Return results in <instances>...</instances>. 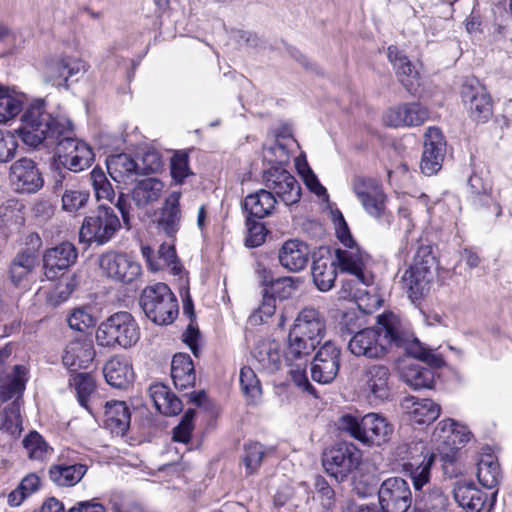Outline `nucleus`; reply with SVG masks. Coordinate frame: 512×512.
<instances>
[{
	"label": "nucleus",
	"mask_w": 512,
	"mask_h": 512,
	"mask_svg": "<svg viewBox=\"0 0 512 512\" xmlns=\"http://www.w3.org/2000/svg\"><path fill=\"white\" fill-rule=\"evenodd\" d=\"M363 389L372 400L385 401L391 396L392 382L389 368L382 364L368 366L362 375Z\"/></svg>",
	"instance_id": "nucleus-21"
},
{
	"label": "nucleus",
	"mask_w": 512,
	"mask_h": 512,
	"mask_svg": "<svg viewBox=\"0 0 512 512\" xmlns=\"http://www.w3.org/2000/svg\"><path fill=\"white\" fill-rule=\"evenodd\" d=\"M77 257V249L70 242H62L46 250L43 255L46 278L49 280L57 278L59 272H63L75 264Z\"/></svg>",
	"instance_id": "nucleus-22"
},
{
	"label": "nucleus",
	"mask_w": 512,
	"mask_h": 512,
	"mask_svg": "<svg viewBox=\"0 0 512 512\" xmlns=\"http://www.w3.org/2000/svg\"><path fill=\"white\" fill-rule=\"evenodd\" d=\"M22 141L31 147L55 146L60 163L71 172H81L94 161L92 148L73 137V126L64 116L52 117L43 100L32 103L21 117L18 129Z\"/></svg>",
	"instance_id": "nucleus-1"
},
{
	"label": "nucleus",
	"mask_w": 512,
	"mask_h": 512,
	"mask_svg": "<svg viewBox=\"0 0 512 512\" xmlns=\"http://www.w3.org/2000/svg\"><path fill=\"white\" fill-rule=\"evenodd\" d=\"M181 193L178 191L171 192L165 199L161 209L160 218L158 220L159 227L169 237H174L180 228L181 210H180Z\"/></svg>",
	"instance_id": "nucleus-34"
},
{
	"label": "nucleus",
	"mask_w": 512,
	"mask_h": 512,
	"mask_svg": "<svg viewBox=\"0 0 512 512\" xmlns=\"http://www.w3.org/2000/svg\"><path fill=\"white\" fill-rule=\"evenodd\" d=\"M362 453L352 443H340L323 453L322 464L330 476L344 481L361 463Z\"/></svg>",
	"instance_id": "nucleus-11"
},
{
	"label": "nucleus",
	"mask_w": 512,
	"mask_h": 512,
	"mask_svg": "<svg viewBox=\"0 0 512 512\" xmlns=\"http://www.w3.org/2000/svg\"><path fill=\"white\" fill-rule=\"evenodd\" d=\"M156 261H160V270L167 268L173 275L182 273V265L176 255L174 244H161L157 251Z\"/></svg>",
	"instance_id": "nucleus-52"
},
{
	"label": "nucleus",
	"mask_w": 512,
	"mask_h": 512,
	"mask_svg": "<svg viewBox=\"0 0 512 512\" xmlns=\"http://www.w3.org/2000/svg\"><path fill=\"white\" fill-rule=\"evenodd\" d=\"M17 143L10 135H5L0 130V163L10 161L16 152Z\"/></svg>",
	"instance_id": "nucleus-63"
},
{
	"label": "nucleus",
	"mask_w": 512,
	"mask_h": 512,
	"mask_svg": "<svg viewBox=\"0 0 512 512\" xmlns=\"http://www.w3.org/2000/svg\"><path fill=\"white\" fill-rule=\"evenodd\" d=\"M88 64L76 57L63 56L49 61L45 67V81L56 87H68L71 77H81L88 70Z\"/></svg>",
	"instance_id": "nucleus-18"
},
{
	"label": "nucleus",
	"mask_w": 512,
	"mask_h": 512,
	"mask_svg": "<svg viewBox=\"0 0 512 512\" xmlns=\"http://www.w3.org/2000/svg\"><path fill=\"white\" fill-rule=\"evenodd\" d=\"M131 415L123 401H108L105 405L104 426L116 435H124L130 426Z\"/></svg>",
	"instance_id": "nucleus-35"
},
{
	"label": "nucleus",
	"mask_w": 512,
	"mask_h": 512,
	"mask_svg": "<svg viewBox=\"0 0 512 512\" xmlns=\"http://www.w3.org/2000/svg\"><path fill=\"white\" fill-rule=\"evenodd\" d=\"M27 382V369L23 365H15L8 383L0 385V400L7 401L21 395Z\"/></svg>",
	"instance_id": "nucleus-45"
},
{
	"label": "nucleus",
	"mask_w": 512,
	"mask_h": 512,
	"mask_svg": "<svg viewBox=\"0 0 512 512\" xmlns=\"http://www.w3.org/2000/svg\"><path fill=\"white\" fill-rule=\"evenodd\" d=\"M121 228L119 217L113 208L100 205L90 216L84 218L79 231L82 242L105 245Z\"/></svg>",
	"instance_id": "nucleus-9"
},
{
	"label": "nucleus",
	"mask_w": 512,
	"mask_h": 512,
	"mask_svg": "<svg viewBox=\"0 0 512 512\" xmlns=\"http://www.w3.org/2000/svg\"><path fill=\"white\" fill-rule=\"evenodd\" d=\"M461 98L470 117L476 122H486L492 115V100L484 85L476 78L462 84Z\"/></svg>",
	"instance_id": "nucleus-14"
},
{
	"label": "nucleus",
	"mask_w": 512,
	"mask_h": 512,
	"mask_svg": "<svg viewBox=\"0 0 512 512\" xmlns=\"http://www.w3.org/2000/svg\"><path fill=\"white\" fill-rule=\"evenodd\" d=\"M257 218H251L247 216L246 226H247V237L245 240V244L247 247H258L264 241L267 234V229L265 226L256 221Z\"/></svg>",
	"instance_id": "nucleus-55"
},
{
	"label": "nucleus",
	"mask_w": 512,
	"mask_h": 512,
	"mask_svg": "<svg viewBox=\"0 0 512 512\" xmlns=\"http://www.w3.org/2000/svg\"><path fill=\"white\" fill-rule=\"evenodd\" d=\"M456 425L457 422L450 418L441 420L437 424L433 432V439L438 443L439 446L443 445L447 448L450 439V433H453Z\"/></svg>",
	"instance_id": "nucleus-59"
},
{
	"label": "nucleus",
	"mask_w": 512,
	"mask_h": 512,
	"mask_svg": "<svg viewBox=\"0 0 512 512\" xmlns=\"http://www.w3.org/2000/svg\"><path fill=\"white\" fill-rule=\"evenodd\" d=\"M409 421L415 424H430L435 421L441 412V407L430 399H417L406 397L401 404Z\"/></svg>",
	"instance_id": "nucleus-28"
},
{
	"label": "nucleus",
	"mask_w": 512,
	"mask_h": 512,
	"mask_svg": "<svg viewBox=\"0 0 512 512\" xmlns=\"http://www.w3.org/2000/svg\"><path fill=\"white\" fill-rule=\"evenodd\" d=\"M317 345V343L305 339V337L299 336L295 334V332L293 331H290L289 333L287 346H294L296 350H300L308 354H311L312 351L315 350Z\"/></svg>",
	"instance_id": "nucleus-64"
},
{
	"label": "nucleus",
	"mask_w": 512,
	"mask_h": 512,
	"mask_svg": "<svg viewBox=\"0 0 512 512\" xmlns=\"http://www.w3.org/2000/svg\"><path fill=\"white\" fill-rule=\"evenodd\" d=\"M470 436L471 434L468 431L467 427L457 423L453 433H450V439L447 449L450 452L460 449L461 446H463L470 440Z\"/></svg>",
	"instance_id": "nucleus-62"
},
{
	"label": "nucleus",
	"mask_w": 512,
	"mask_h": 512,
	"mask_svg": "<svg viewBox=\"0 0 512 512\" xmlns=\"http://www.w3.org/2000/svg\"><path fill=\"white\" fill-rule=\"evenodd\" d=\"M409 449L411 457L408 462L403 464V467L409 472L415 490L420 491L415 496L414 511L447 512L449 498L442 488L434 486L426 491H421L429 481L430 468L435 455L422 442L415 443L414 447Z\"/></svg>",
	"instance_id": "nucleus-3"
},
{
	"label": "nucleus",
	"mask_w": 512,
	"mask_h": 512,
	"mask_svg": "<svg viewBox=\"0 0 512 512\" xmlns=\"http://www.w3.org/2000/svg\"><path fill=\"white\" fill-rule=\"evenodd\" d=\"M429 117L428 110L418 103L402 104L389 109L384 122L390 127L419 126Z\"/></svg>",
	"instance_id": "nucleus-27"
},
{
	"label": "nucleus",
	"mask_w": 512,
	"mask_h": 512,
	"mask_svg": "<svg viewBox=\"0 0 512 512\" xmlns=\"http://www.w3.org/2000/svg\"><path fill=\"white\" fill-rule=\"evenodd\" d=\"M95 338L99 346L127 349L140 339V328L131 313L119 311L99 324Z\"/></svg>",
	"instance_id": "nucleus-4"
},
{
	"label": "nucleus",
	"mask_w": 512,
	"mask_h": 512,
	"mask_svg": "<svg viewBox=\"0 0 512 512\" xmlns=\"http://www.w3.org/2000/svg\"><path fill=\"white\" fill-rule=\"evenodd\" d=\"M341 350L331 341L325 342L311 362V377L321 384L332 382L339 372Z\"/></svg>",
	"instance_id": "nucleus-17"
},
{
	"label": "nucleus",
	"mask_w": 512,
	"mask_h": 512,
	"mask_svg": "<svg viewBox=\"0 0 512 512\" xmlns=\"http://www.w3.org/2000/svg\"><path fill=\"white\" fill-rule=\"evenodd\" d=\"M400 377L414 390L432 389L435 382L433 371L416 363L401 367Z\"/></svg>",
	"instance_id": "nucleus-41"
},
{
	"label": "nucleus",
	"mask_w": 512,
	"mask_h": 512,
	"mask_svg": "<svg viewBox=\"0 0 512 512\" xmlns=\"http://www.w3.org/2000/svg\"><path fill=\"white\" fill-rule=\"evenodd\" d=\"M500 477V467L495 457L490 454L482 456L477 464V478L480 484L486 488H493L499 483Z\"/></svg>",
	"instance_id": "nucleus-44"
},
{
	"label": "nucleus",
	"mask_w": 512,
	"mask_h": 512,
	"mask_svg": "<svg viewBox=\"0 0 512 512\" xmlns=\"http://www.w3.org/2000/svg\"><path fill=\"white\" fill-rule=\"evenodd\" d=\"M70 386L76 391L79 404L90 411L88 405L89 397L95 390V381L91 374L83 372L72 375L69 380Z\"/></svg>",
	"instance_id": "nucleus-46"
},
{
	"label": "nucleus",
	"mask_w": 512,
	"mask_h": 512,
	"mask_svg": "<svg viewBox=\"0 0 512 512\" xmlns=\"http://www.w3.org/2000/svg\"><path fill=\"white\" fill-rule=\"evenodd\" d=\"M171 377L177 389L183 390L194 386L196 379L195 368L188 354L178 353L173 356Z\"/></svg>",
	"instance_id": "nucleus-37"
},
{
	"label": "nucleus",
	"mask_w": 512,
	"mask_h": 512,
	"mask_svg": "<svg viewBox=\"0 0 512 512\" xmlns=\"http://www.w3.org/2000/svg\"><path fill=\"white\" fill-rule=\"evenodd\" d=\"M269 291V295H273L275 298H286L290 296L293 287L292 279L290 277H281L273 280H269V286L266 288Z\"/></svg>",
	"instance_id": "nucleus-60"
},
{
	"label": "nucleus",
	"mask_w": 512,
	"mask_h": 512,
	"mask_svg": "<svg viewBox=\"0 0 512 512\" xmlns=\"http://www.w3.org/2000/svg\"><path fill=\"white\" fill-rule=\"evenodd\" d=\"M276 311V298L269 295L267 289L263 290V298L259 307L250 315L249 322L252 325H260L274 315Z\"/></svg>",
	"instance_id": "nucleus-53"
},
{
	"label": "nucleus",
	"mask_w": 512,
	"mask_h": 512,
	"mask_svg": "<svg viewBox=\"0 0 512 512\" xmlns=\"http://www.w3.org/2000/svg\"><path fill=\"white\" fill-rule=\"evenodd\" d=\"M283 357L285 365L289 367V374L295 385L316 397L315 388L306 376L310 354L296 350L294 346H287L283 351Z\"/></svg>",
	"instance_id": "nucleus-25"
},
{
	"label": "nucleus",
	"mask_w": 512,
	"mask_h": 512,
	"mask_svg": "<svg viewBox=\"0 0 512 512\" xmlns=\"http://www.w3.org/2000/svg\"><path fill=\"white\" fill-rule=\"evenodd\" d=\"M67 321L71 329L79 332H84L95 324L94 317L83 308L73 310Z\"/></svg>",
	"instance_id": "nucleus-57"
},
{
	"label": "nucleus",
	"mask_w": 512,
	"mask_h": 512,
	"mask_svg": "<svg viewBox=\"0 0 512 512\" xmlns=\"http://www.w3.org/2000/svg\"><path fill=\"white\" fill-rule=\"evenodd\" d=\"M90 179L97 200L105 199L112 203L115 197V192L104 171L99 167H95L90 172Z\"/></svg>",
	"instance_id": "nucleus-51"
},
{
	"label": "nucleus",
	"mask_w": 512,
	"mask_h": 512,
	"mask_svg": "<svg viewBox=\"0 0 512 512\" xmlns=\"http://www.w3.org/2000/svg\"><path fill=\"white\" fill-rule=\"evenodd\" d=\"M496 492L491 494L490 500L487 493L480 490L474 483L458 482L453 489V496L458 504L466 512H481L486 507L490 512L496 502Z\"/></svg>",
	"instance_id": "nucleus-20"
},
{
	"label": "nucleus",
	"mask_w": 512,
	"mask_h": 512,
	"mask_svg": "<svg viewBox=\"0 0 512 512\" xmlns=\"http://www.w3.org/2000/svg\"><path fill=\"white\" fill-rule=\"evenodd\" d=\"M189 174L188 155L186 153H176L171 159L172 178L181 184Z\"/></svg>",
	"instance_id": "nucleus-58"
},
{
	"label": "nucleus",
	"mask_w": 512,
	"mask_h": 512,
	"mask_svg": "<svg viewBox=\"0 0 512 512\" xmlns=\"http://www.w3.org/2000/svg\"><path fill=\"white\" fill-rule=\"evenodd\" d=\"M98 266L107 279L126 286L137 285L143 276L142 265L135 256L122 251L100 254Z\"/></svg>",
	"instance_id": "nucleus-8"
},
{
	"label": "nucleus",
	"mask_w": 512,
	"mask_h": 512,
	"mask_svg": "<svg viewBox=\"0 0 512 512\" xmlns=\"http://www.w3.org/2000/svg\"><path fill=\"white\" fill-rule=\"evenodd\" d=\"M308 245L298 240L286 241L278 254L281 265L291 272L303 270L309 260Z\"/></svg>",
	"instance_id": "nucleus-32"
},
{
	"label": "nucleus",
	"mask_w": 512,
	"mask_h": 512,
	"mask_svg": "<svg viewBox=\"0 0 512 512\" xmlns=\"http://www.w3.org/2000/svg\"><path fill=\"white\" fill-rule=\"evenodd\" d=\"M291 331L320 344L326 333V322L318 310L305 307L299 312Z\"/></svg>",
	"instance_id": "nucleus-24"
},
{
	"label": "nucleus",
	"mask_w": 512,
	"mask_h": 512,
	"mask_svg": "<svg viewBox=\"0 0 512 512\" xmlns=\"http://www.w3.org/2000/svg\"><path fill=\"white\" fill-rule=\"evenodd\" d=\"M336 262L329 257H319L313 260L311 274L316 287L320 291H329L336 279Z\"/></svg>",
	"instance_id": "nucleus-42"
},
{
	"label": "nucleus",
	"mask_w": 512,
	"mask_h": 512,
	"mask_svg": "<svg viewBox=\"0 0 512 512\" xmlns=\"http://www.w3.org/2000/svg\"><path fill=\"white\" fill-rule=\"evenodd\" d=\"M352 189L366 213L377 219L386 216V195L378 180L356 176L352 181Z\"/></svg>",
	"instance_id": "nucleus-13"
},
{
	"label": "nucleus",
	"mask_w": 512,
	"mask_h": 512,
	"mask_svg": "<svg viewBox=\"0 0 512 512\" xmlns=\"http://www.w3.org/2000/svg\"><path fill=\"white\" fill-rule=\"evenodd\" d=\"M0 431L17 437L22 431L20 403L18 400L9 404L1 415Z\"/></svg>",
	"instance_id": "nucleus-48"
},
{
	"label": "nucleus",
	"mask_w": 512,
	"mask_h": 512,
	"mask_svg": "<svg viewBox=\"0 0 512 512\" xmlns=\"http://www.w3.org/2000/svg\"><path fill=\"white\" fill-rule=\"evenodd\" d=\"M163 183L156 178L140 180L132 191V198L138 207H144L159 199Z\"/></svg>",
	"instance_id": "nucleus-43"
},
{
	"label": "nucleus",
	"mask_w": 512,
	"mask_h": 512,
	"mask_svg": "<svg viewBox=\"0 0 512 512\" xmlns=\"http://www.w3.org/2000/svg\"><path fill=\"white\" fill-rule=\"evenodd\" d=\"M388 59L393 64L397 77L410 93H415L418 86V72L410 60L396 46H389Z\"/></svg>",
	"instance_id": "nucleus-33"
},
{
	"label": "nucleus",
	"mask_w": 512,
	"mask_h": 512,
	"mask_svg": "<svg viewBox=\"0 0 512 512\" xmlns=\"http://www.w3.org/2000/svg\"><path fill=\"white\" fill-rule=\"evenodd\" d=\"M253 357L258 363V368L267 373H274L285 364L283 351L275 340L259 341L254 348Z\"/></svg>",
	"instance_id": "nucleus-29"
},
{
	"label": "nucleus",
	"mask_w": 512,
	"mask_h": 512,
	"mask_svg": "<svg viewBox=\"0 0 512 512\" xmlns=\"http://www.w3.org/2000/svg\"><path fill=\"white\" fill-rule=\"evenodd\" d=\"M107 169L111 178L118 183L132 181L140 171L135 160L125 153L110 156L107 159Z\"/></svg>",
	"instance_id": "nucleus-39"
},
{
	"label": "nucleus",
	"mask_w": 512,
	"mask_h": 512,
	"mask_svg": "<svg viewBox=\"0 0 512 512\" xmlns=\"http://www.w3.org/2000/svg\"><path fill=\"white\" fill-rule=\"evenodd\" d=\"M27 455L32 460L44 461L51 456L53 449L36 431L30 432L23 440Z\"/></svg>",
	"instance_id": "nucleus-47"
},
{
	"label": "nucleus",
	"mask_w": 512,
	"mask_h": 512,
	"mask_svg": "<svg viewBox=\"0 0 512 512\" xmlns=\"http://www.w3.org/2000/svg\"><path fill=\"white\" fill-rule=\"evenodd\" d=\"M240 386L241 390L250 403H255L262 394L260 380L254 370L248 366H244L240 370Z\"/></svg>",
	"instance_id": "nucleus-49"
},
{
	"label": "nucleus",
	"mask_w": 512,
	"mask_h": 512,
	"mask_svg": "<svg viewBox=\"0 0 512 512\" xmlns=\"http://www.w3.org/2000/svg\"><path fill=\"white\" fill-rule=\"evenodd\" d=\"M435 258L427 247L418 250L414 263L402 276V287L412 301L423 297L434 277Z\"/></svg>",
	"instance_id": "nucleus-10"
},
{
	"label": "nucleus",
	"mask_w": 512,
	"mask_h": 512,
	"mask_svg": "<svg viewBox=\"0 0 512 512\" xmlns=\"http://www.w3.org/2000/svg\"><path fill=\"white\" fill-rule=\"evenodd\" d=\"M195 417V410L188 409L180 423L173 429V439L177 442L188 443L194 428L193 420Z\"/></svg>",
	"instance_id": "nucleus-56"
},
{
	"label": "nucleus",
	"mask_w": 512,
	"mask_h": 512,
	"mask_svg": "<svg viewBox=\"0 0 512 512\" xmlns=\"http://www.w3.org/2000/svg\"><path fill=\"white\" fill-rule=\"evenodd\" d=\"M424 150L420 161L423 174L431 176L442 167L446 153V142L441 131L436 127H429L425 132Z\"/></svg>",
	"instance_id": "nucleus-19"
},
{
	"label": "nucleus",
	"mask_w": 512,
	"mask_h": 512,
	"mask_svg": "<svg viewBox=\"0 0 512 512\" xmlns=\"http://www.w3.org/2000/svg\"><path fill=\"white\" fill-rule=\"evenodd\" d=\"M106 382L117 389H126L134 380V372L130 362L122 356L112 357L103 368Z\"/></svg>",
	"instance_id": "nucleus-31"
},
{
	"label": "nucleus",
	"mask_w": 512,
	"mask_h": 512,
	"mask_svg": "<svg viewBox=\"0 0 512 512\" xmlns=\"http://www.w3.org/2000/svg\"><path fill=\"white\" fill-rule=\"evenodd\" d=\"M139 304L145 315L159 325L172 323L179 311L176 297L164 283L143 289Z\"/></svg>",
	"instance_id": "nucleus-7"
},
{
	"label": "nucleus",
	"mask_w": 512,
	"mask_h": 512,
	"mask_svg": "<svg viewBox=\"0 0 512 512\" xmlns=\"http://www.w3.org/2000/svg\"><path fill=\"white\" fill-rule=\"evenodd\" d=\"M391 346L403 348L409 355L429 364L440 366L442 363L439 356L413 338L393 313L379 315L374 327L358 331L348 343L352 354L370 359L383 357Z\"/></svg>",
	"instance_id": "nucleus-2"
},
{
	"label": "nucleus",
	"mask_w": 512,
	"mask_h": 512,
	"mask_svg": "<svg viewBox=\"0 0 512 512\" xmlns=\"http://www.w3.org/2000/svg\"><path fill=\"white\" fill-rule=\"evenodd\" d=\"M264 454V448L260 443L250 442L245 444L243 462L249 474L260 467Z\"/></svg>",
	"instance_id": "nucleus-54"
},
{
	"label": "nucleus",
	"mask_w": 512,
	"mask_h": 512,
	"mask_svg": "<svg viewBox=\"0 0 512 512\" xmlns=\"http://www.w3.org/2000/svg\"><path fill=\"white\" fill-rule=\"evenodd\" d=\"M10 182L18 193L33 194L44 185V178L37 164L29 158L16 160L10 167Z\"/></svg>",
	"instance_id": "nucleus-16"
},
{
	"label": "nucleus",
	"mask_w": 512,
	"mask_h": 512,
	"mask_svg": "<svg viewBox=\"0 0 512 512\" xmlns=\"http://www.w3.org/2000/svg\"><path fill=\"white\" fill-rule=\"evenodd\" d=\"M150 398L161 414L166 416L177 415L182 410L181 400L170 389L161 383L149 387Z\"/></svg>",
	"instance_id": "nucleus-38"
},
{
	"label": "nucleus",
	"mask_w": 512,
	"mask_h": 512,
	"mask_svg": "<svg viewBox=\"0 0 512 512\" xmlns=\"http://www.w3.org/2000/svg\"><path fill=\"white\" fill-rule=\"evenodd\" d=\"M94 356L95 351L90 340L76 339L67 344L62 361L71 371H76L78 369L88 368Z\"/></svg>",
	"instance_id": "nucleus-30"
},
{
	"label": "nucleus",
	"mask_w": 512,
	"mask_h": 512,
	"mask_svg": "<svg viewBox=\"0 0 512 512\" xmlns=\"http://www.w3.org/2000/svg\"><path fill=\"white\" fill-rule=\"evenodd\" d=\"M338 428L368 446L387 442L393 433V426L377 413H368L361 419L345 414L339 418Z\"/></svg>",
	"instance_id": "nucleus-6"
},
{
	"label": "nucleus",
	"mask_w": 512,
	"mask_h": 512,
	"mask_svg": "<svg viewBox=\"0 0 512 512\" xmlns=\"http://www.w3.org/2000/svg\"><path fill=\"white\" fill-rule=\"evenodd\" d=\"M276 203L277 200L270 191L261 189L245 198L243 208L247 216L263 219L273 213Z\"/></svg>",
	"instance_id": "nucleus-36"
},
{
	"label": "nucleus",
	"mask_w": 512,
	"mask_h": 512,
	"mask_svg": "<svg viewBox=\"0 0 512 512\" xmlns=\"http://www.w3.org/2000/svg\"><path fill=\"white\" fill-rule=\"evenodd\" d=\"M299 173L302 175L303 181L307 188L316 194L317 196H323L327 194L326 188L321 185L317 176L305 163L303 169L298 167Z\"/></svg>",
	"instance_id": "nucleus-61"
},
{
	"label": "nucleus",
	"mask_w": 512,
	"mask_h": 512,
	"mask_svg": "<svg viewBox=\"0 0 512 512\" xmlns=\"http://www.w3.org/2000/svg\"><path fill=\"white\" fill-rule=\"evenodd\" d=\"M336 233L341 243L349 248V250H336V263L340 270L353 275L358 283L370 285L373 281L372 274L368 269L370 256L355 247V241L342 214H339Z\"/></svg>",
	"instance_id": "nucleus-5"
},
{
	"label": "nucleus",
	"mask_w": 512,
	"mask_h": 512,
	"mask_svg": "<svg viewBox=\"0 0 512 512\" xmlns=\"http://www.w3.org/2000/svg\"><path fill=\"white\" fill-rule=\"evenodd\" d=\"M72 179L71 175L67 172H59L55 176L54 190L64 188L62 194V209L71 214H75L81 210H84L90 200V193L87 190L69 187L68 180Z\"/></svg>",
	"instance_id": "nucleus-26"
},
{
	"label": "nucleus",
	"mask_w": 512,
	"mask_h": 512,
	"mask_svg": "<svg viewBox=\"0 0 512 512\" xmlns=\"http://www.w3.org/2000/svg\"><path fill=\"white\" fill-rule=\"evenodd\" d=\"M22 109L23 101L20 95L0 88V123L14 118Z\"/></svg>",
	"instance_id": "nucleus-50"
},
{
	"label": "nucleus",
	"mask_w": 512,
	"mask_h": 512,
	"mask_svg": "<svg viewBox=\"0 0 512 512\" xmlns=\"http://www.w3.org/2000/svg\"><path fill=\"white\" fill-rule=\"evenodd\" d=\"M86 472L85 464H57L50 467L49 478L58 486L71 487L80 482Z\"/></svg>",
	"instance_id": "nucleus-40"
},
{
	"label": "nucleus",
	"mask_w": 512,
	"mask_h": 512,
	"mask_svg": "<svg viewBox=\"0 0 512 512\" xmlns=\"http://www.w3.org/2000/svg\"><path fill=\"white\" fill-rule=\"evenodd\" d=\"M38 258L35 251L25 249L16 254L9 267V279L18 288L28 289L35 281Z\"/></svg>",
	"instance_id": "nucleus-23"
},
{
	"label": "nucleus",
	"mask_w": 512,
	"mask_h": 512,
	"mask_svg": "<svg viewBox=\"0 0 512 512\" xmlns=\"http://www.w3.org/2000/svg\"><path fill=\"white\" fill-rule=\"evenodd\" d=\"M265 186L275 198L278 197L285 205L297 203L301 198V187L296 178L288 171L272 167L265 175Z\"/></svg>",
	"instance_id": "nucleus-15"
},
{
	"label": "nucleus",
	"mask_w": 512,
	"mask_h": 512,
	"mask_svg": "<svg viewBox=\"0 0 512 512\" xmlns=\"http://www.w3.org/2000/svg\"><path fill=\"white\" fill-rule=\"evenodd\" d=\"M378 501L383 512H407L413 503L409 483L401 477H390L378 489Z\"/></svg>",
	"instance_id": "nucleus-12"
}]
</instances>
